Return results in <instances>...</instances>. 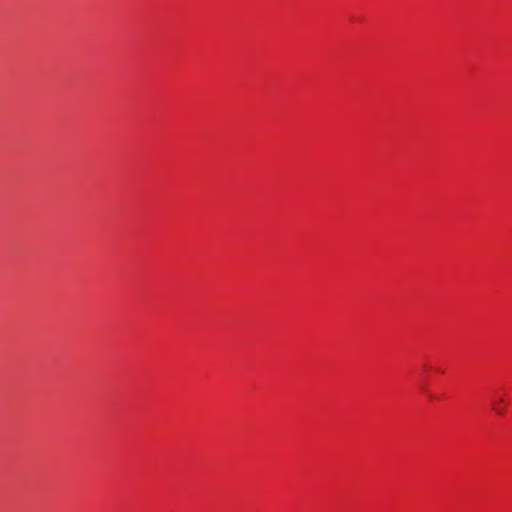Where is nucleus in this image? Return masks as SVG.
Instances as JSON below:
<instances>
[{"label":"nucleus","instance_id":"obj_1","mask_svg":"<svg viewBox=\"0 0 512 512\" xmlns=\"http://www.w3.org/2000/svg\"><path fill=\"white\" fill-rule=\"evenodd\" d=\"M504 400L503 398H500L498 401H494L492 403V409L499 415H503L505 412L504 406H503Z\"/></svg>","mask_w":512,"mask_h":512}]
</instances>
